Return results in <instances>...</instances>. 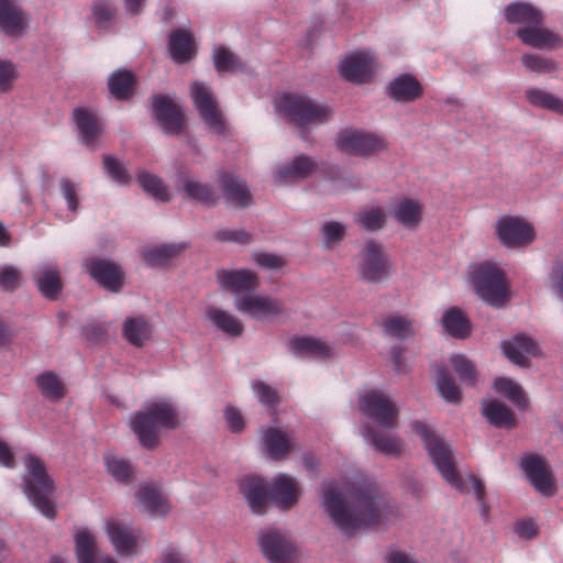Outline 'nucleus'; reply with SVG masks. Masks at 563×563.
I'll list each match as a JSON object with an SVG mask.
<instances>
[{
    "instance_id": "obj_1",
    "label": "nucleus",
    "mask_w": 563,
    "mask_h": 563,
    "mask_svg": "<svg viewBox=\"0 0 563 563\" xmlns=\"http://www.w3.org/2000/svg\"><path fill=\"white\" fill-rule=\"evenodd\" d=\"M322 507L333 525L345 536L391 521L397 510L377 485L357 475L351 482H324Z\"/></svg>"
},
{
    "instance_id": "obj_2",
    "label": "nucleus",
    "mask_w": 563,
    "mask_h": 563,
    "mask_svg": "<svg viewBox=\"0 0 563 563\" xmlns=\"http://www.w3.org/2000/svg\"><path fill=\"white\" fill-rule=\"evenodd\" d=\"M411 428L420 437L424 449L441 476L459 492L473 493L479 504L481 515L486 519L488 507L484 500L485 488L483 483L474 476H468L465 481L459 476L455 471L451 446L429 426L416 420L411 423Z\"/></svg>"
},
{
    "instance_id": "obj_3",
    "label": "nucleus",
    "mask_w": 563,
    "mask_h": 563,
    "mask_svg": "<svg viewBox=\"0 0 563 563\" xmlns=\"http://www.w3.org/2000/svg\"><path fill=\"white\" fill-rule=\"evenodd\" d=\"M508 24L516 25V36L529 47L540 51H555L563 46V36L544 25L543 12L528 1H512L503 9Z\"/></svg>"
},
{
    "instance_id": "obj_4",
    "label": "nucleus",
    "mask_w": 563,
    "mask_h": 563,
    "mask_svg": "<svg viewBox=\"0 0 563 563\" xmlns=\"http://www.w3.org/2000/svg\"><path fill=\"white\" fill-rule=\"evenodd\" d=\"M130 426L140 444L152 449L157 444L159 432L177 428L179 418L170 400L158 398L133 413L130 418Z\"/></svg>"
},
{
    "instance_id": "obj_5",
    "label": "nucleus",
    "mask_w": 563,
    "mask_h": 563,
    "mask_svg": "<svg viewBox=\"0 0 563 563\" xmlns=\"http://www.w3.org/2000/svg\"><path fill=\"white\" fill-rule=\"evenodd\" d=\"M26 474L23 476V492L29 501L46 518L55 517L52 503L54 481L46 470L44 461L32 453L23 459Z\"/></svg>"
},
{
    "instance_id": "obj_6",
    "label": "nucleus",
    "mask_w": 563,
    "mask_h": 563,
    "mask_svg": "<svg viewBox=\"0 0 563 563\" xmlns=\"http://www.w3.org/2000/svg\"><path fill=\"white\" fill-rule=\"evenodd\" d=\"M276 109L300 128L324 123L333 113L327 103L318 102L302 95H283L276 101Z\"/></svg>"
},
{
    "instance_id": "obj_7",
    "label": "nucleus",
    "mask_w": 563,
    "mask_h": 563,
    "mask_svg": "<svg viewBox=\"0 0 563 563\" xmlns=\"http://www.w3.org/2000/svg\"><path fill=\"white\" fill-rule=\"evenodd\" d=\"M474 288L479 298L494 307H501L508 299L504 273L494 264H479L472 273Z\"/></svg>"
},
{
    "instance_id": "obj_8",
    "label": "nucleus",
    "mask_w": 563,
    "mask_h": 563,
    "mask_svg": "<svg viewBox=\"0 0 563 563\" xmlns=\"http://www.w3.org/2000/svg\"><path fill=\"white\" fill-rule=\"evenodd\" d=\"M356 269L362 280L373 284L382 283L393 274L383 245L374 240H367L358 252Z\"/></svg>"
},
{
    "instance_id": "obj_9",
    "label": "nucleus",
    "mask_w": 563,
    "mask_h": 563,
    "mask_svg": "<svg viewBox=\"0 0 563 563\" xmlns=\"http://www.w3.org/2000/svg\"><path fill=\"white\" fill-rule=\"evenodd\" d=\"M360 411L383 428H394L399 408L395 400L382 390L366 389L358 395Z\"/></svg>"
},
{
    "instance_id": "obj_10",
    "label": "nucleus",
    "mask_w": 563,
    "mask_h": 563,
    "mask_svg": "<svg viewBox=\"0 0 563 563\" xmlns=\"http://www.w3.org/2000/svg\"><path fill=\"white\" fill-rule=\"evenodd\" d=\"M236 311L256 321H271L282 316L283 302L263 292H245L233 300Z\"/></svg>"
},
{
    "instance_id": "obj_11",
    "label": "nucleus",
    "mask_w": 563,
    "mask_h": 563,
    "mask_svg": "<svg viewBox=\"0 0 563 563\" xmlns=\"http://www.w3.org/2000/svg\"><path fill=\"white\" fill-rule=\"evenodd\" d=\"M190 95L208 130L214 134H222L225 126L211 88L205 82L195 81L191 85Z\"/></svg>"
},
{
    "instance_id": "obj_12",
    "label": "nucleus",
    "mask_w": 563,
    "mask_h": 563,
    "mask_svg": "<svg viewBox=\"0 0 563 563\" xmlns=\"http://www.w3.org/2000/svg\"><path fill=\"white\" fill-rule=\"evenodd\" d=\"M106 534L120 555H134L141 543V533L126 520L109 518L104 522Z\"/></svg>"
},
{
    "instance_id": "obj_13",
    "label": "nucleus",
    "mask_w": 563,
    "mask_h": 563,
    "mask_svg": "<svg viewBox=\"0 0 563 563\" xmlns=\"http://www.w3.org/2000/svg\"><path fill=\"white\" fill-rule=\"evenodd\" d=\"M496 234L507 247L526 246L536 239L532 224L520 217L500 218L496 223Z\"/></svg>"
},
{
    "instance_id": "obj_14",
    "label": "nucleus",
    "mask_w": 563,
    "mask_h": 563,
    "mask_svg": "<svg viewBox=\"0 0 563 563\" xmlns=\"http://www.w3.org/2000/svg\"><path fill=\"white\" fill-rule=\"evenodd\" d=\"M377 64L375 55L367 49L347 54L340 63V75L354 84L367 82L374 75Z\"/></svg>"
},
{
    "instance_id": "obj_15",
    "label": "nucleus",
    "mask_w": 563,
    "mask_h": 563,
    "mask_svg": "<svg viewBox=\"0 0 563 563\" xmlns=\"http://www.w3.org/2000/svg\"><path fill=\"white\" fill-rule=\"evenodd\" d=\"M336 146L340 151L352 155H368L385 148L382 137L362 131L345 129L336 137Z\"/></svg>"
},
{
    "instance_id": "obj_16",
    "label": "nucleus",
    "mask_w": 563,
    "mask_h": 563,
    "mask_svg": "<svg viewBox=\"0 0 563 563\" xmlns=\"http://www.w3.org/2000/svg\"><path fill=\"white\" fill-rule=\"evenodd\" d=\"M85 269L101 287L119 292L124 286V271L115 262L107 258H87L84 262Z\"/></svg>"
},
{
    "instance_id": "obj_17",
    "label": "nucleus",
    "mask_w": 563,
    "mask_h": 563,
    "mask_svg": "<svg viewBox=\"0 0 563 563\" xmlns=\"http://www.w3.org/2000/svg\"><path fill=\"white\" fill-rule=\"evenodd\" d=\"M258 543L264 556L271 563H291L294 545L288 538L276 529L262 530Z\"/></svg>"
},
{
    "instance_id": "obj_18",
    "label": "nucleus",
    "mask_w": 563,
    "mask_h": 563,
    "mask_svg": "<svg viewBox=\"0 0 563 563\" xmlns=\"http://www.w3.org/2000/svg\"><path fill=\"white\" fill-rule=\"evenodd\" d=\"M29 15L16 0H0V32L12 38L22 37L29 29Z\"/></svg>"
},
{
    "instance_id": "obj_19",
    "label": "nucleus",
    "mask_w": 563,
    "mask_h": 563,
    "mask_svg": "<svg viewBox=\"0 0 563 563\" xmlns=\"http://www.w3.org/2000/svg\"><path fill=\"white\" fill-rule=\"evenodd\" d=\"M520 465L536 490L545 497L554 494L552 471L542 457L532 454L526 455L521 459Z\"/></svg>"
},
{
    "instance_id": "obj_20",
    "label": "nucleus",
    "mask_w": 563,
    "mask_h": 563,
    "mask_svg": "<svg viewBox=\"0 0 563 563\" xmlns=\"http://www.w3.org/2000/svg\"><path fill=\"white\" fill-rule=\"evenodd\" d=\"M217 280L223 290L230 291L233 300L258 286L257 275L250 269H219Z\"/></svg>"
},
{
    "instance_id": "obj_21",
    "label": "nucleus",
    "mask_w": 563,
    "mask_h": 563,
    "mask_svg": "<svg viewBox=\"0 0 563 563\" xmlns=\"http://www.w3.org/2000/svg\"><path fill=\"white\" fill-rule=\"evenodd\" d=\"M504 355L520 367H527L532 357L539 354L538 343L525 333H518L500 343Z\"/></svg>"
},
{
    "instance_id": "obj_22",
    "label": "nucleus",
    "mask_w": 563,
    "mask_h": 563,
    "mask_svg": "<svg viewBox=\"0 0 563 563\" xmlns=\"http://www.w3.org/2000/svg\"><path fill=\"white\" fill-rule=\"evenodd\" d=\"M269 500L280 509L295 506L300 496L297 481L288 474L279 473L268 484Z\"/></svg>"
},
{
    "instance_id": "obj_23",
    "label": "nucleus",
    "mask_w": 563,
    "mask_h": 563,
    "mask_svg": "<svg viewBox=\"0 0 563 563\" xmlns=\"http://www.w3.org/2000/svg\"><path fill=\"white\" fill-rule=\"evenodd\" d=\"M261 444L266 455L274 461L283 459L295 448L292 434L277 427L261 430Z\"/></svg>"
},
{
    "instance_id": "obj_24",
    "label": "nucleus",
    "mask_w": 563,
    "mask_h": 563,
    "mask_svg": "<svg viewBox=\"0 0 563 563\" xmlns=\"http://www.w3.org/2000/svg\"><path fill=\"white\" fill-rule=\"evenodd\" d=\"M75 549L78 563H118L112 556L100 553L95 536L86 528L76 532Z\"/></svg>"
},
{
    "instance_id": "obj_25",
    "label": "nucleus",
    "mask_w": 563,
    "mask_h": 563,
    "mask_svg": "<svg viewBox=\"0 0 563 563\" xmlns=\"http://www.w3.org/2000/svg\"><path fill=\"white\" fill-rule=\"evenodd\" d=\"M423 205L418 199L401 197L391 207L393 218L404 228L416 230L422 222Z\"/></svg>"
},
{
    "instance_id": "obj_26",
    "label": "nucleus",
    "mask_w": 563,
    "mask_h": 563,
    "mask_svg": "<svg viewBox=\"0 0 563 563\" xmlns=\"http://www.w3.org/2000/svg\"><path fill=\"white\" fill-rule=\"evenodd\" d=\"M153 114L167 133H178L181 129V112L179 108L166 96H156L153 99Z\"/></svg>"
},
{
    "instance_id": "obj_27",
    "label": "nucleus",
    "mask_w": 563,
    "mask_h": 563,
    "mask_svg": "<svg viewBox=\"0 0 563 563\" xmlns=\"http://www.w3.org/2000/svg\"><path fill=\"white\" fill-rule=\"evenodd\" d=\"M220 183L228 206L245 208L252 203V195L242 178L231 174H223L220 178Z\"/></svg>"
},
{
    "instance_id": "obj_28",
    "label": "nucleus",
    "mask_w": 563,
    "mask_h": 563,
    "mask_svg": "<svg viewBox=\"0 0 563 563\" xmlns=\"http://www.w3.org/2000/svg\"><path fill=\"white\" fill-rule=\"evenodd\" d=\"M422 86L411 74L395 77L387 86L388 96L398 102H411L422 95Z\"/></svg>"
},
{
    "instance_id": "obj_29",
    "label": "nucleus",
    "mask_w": 563,
    "mask_h": 563,
    "mask_svg": "<svg viewBox=\"0 0 563 563\" xmlns=\"http://www.w3.org/2000/svg\"><path fill=\"white\" fill-rule=\"evenodd\" d=\"M240 488L254 514H263L269 499L268 486L257 476L242 479Z\"/></svg>"
},
{
    "instance_id": "obj_30",
    "label": "nucleus",
    "mask_w": 563,
    "mask_h": 563,
    "mask_svg": "<svg viewBox=\"0 0 563 563\" xmlns=\"http://www.w3.org/2000/svg\"><path fill=\"white\" fill-rule=\"evenodd\" d=\"M73 118L81 142L87 146H93L96 139L101 133L97 113L87 108H76Z\"/></svg>"
},
{
    "instance_id": "obj_31",
    "label": "nucleus",
    "mask_w": 563,
    "mask_h": 563,
    "mask_svg": "<svg viewBox=\"0 0 563 563\" xmlns=\"http://www.w3.org/2000/svg\"><path fill=\"white\" fill-rule=\"evenodd\" d=\"M316 166L317 164L311 157L298 155L290 163L283 164L276 168L275 179L280 184L302 179L310 176Z\"/></svg>"
},
{
    "instance_id": "obj_32",
    "label": "nucleus",
    "mask_w": 563,
    "mask_h": 563,
    "mask_svg": "<svg viewBox=\"0 0 563 563\" xmlns=\"http://www.w3.org/2000/svg\"><path fill=\"white\" fill-rule=\"evenodd\" d=\"M186 243H162L145 246L142 251L144 262L153 267L167 265L187 249Z\"/></svg>"
},
{
    "instance_id": "obj_33",
    "label": "nucleus",
    "mask_w": 563,
    "mask_h": 563,
    "mask_svg": "<svg viewBox=\"0 0 563 563\" xmlns=\"http://www.w3.org/2000/svg\"><path fill=\"white\" fill-rule=\"evenodd\" d=\"M168 52L177 64L189 62L196 54L192 34L183 29L173 31L168 38Z\"/></svg>"
},
{
    "instance_id": "obj_34",
    "label": "nucleus",
    "mask_w": 563,
    "mask_h": 563,
    "mask_svg": "<svg viewBox=\"0 0 563 563\" xmlns=\"http://www.w3.org/2000/svg\"><path fill=\"white\" fill-rule=\"evenodd\" d=\"M34 280L40 292L47 299L55 298L62 289L59 272L53 263L40 264L34 274Z\"/></svg>"
},
{
    "instance_id": "obj_35",
    "label": "nucleus",
    "mask_w": 563,
    "mask_h": 563,
    "mask_svg": "<svg viewBox=\"0 0 563 563\" xmlns=\"http://www.w3.org/2000/svg\"><path fill=\"white\" fill-rule=\"evenodd\" d=\"M206 317L217 330L228 336L238 338L244 332L243 322L228 310L209 307L206 310Z\"/></svg>"
},
{
    "instance_id": "obj_36",
    "label": "nucleus",
    "mask_w": 563,
    "mask_h": 563,
    "mask_svg": "<svg viewBox=\"0 0 563 563\" xmlns=\"http://www.w3.org/2000/svg\"><path fill=\"white\" fill-rule=\"evenodd\" d=\"M137 501L141 511L151 516L164 517L169 510L167 498L152 486H143L139 489Z\"/></svg>"
},
{
    "instance_id": "obj_37",
    "label": "nucleus",
    "mask_w": 563,
    "mask_h": 563,
    "mask_svg": "<svg viewBox=\"0 0 563 563\" xmlns=\"http://www.w3.org/2000/svg\"><path fill=\"white\" fill-rule=\"evenodd\" d=\"M362 435L368 444L384 455L396 456L404 446L402 441L398 437L384 434L374 430L372 427H365L362 430Z\"/></svg>"
},
{
    "instance_id": "obj_38",
    "label": "nucleus",
    "mask_w": 563,
    "mask_h": 563,
    "mask_svg": "<svg viewBox=\"0 0 563 563\" xmlns=\"http://www.w3.org/2000/svg\"><path fill=\"white\" fill-rule=\"evenodd\" d=\"M291 351L299 356L324 360L332 355V349L320 339L312 336H296L290 340Z\"/></svg>"
},
{
    "instance_id": "obj_39",
    "label": "nucleus",
    "mask_w": 563,
    "mask_h": 563,
    "mask_svg": "<svg viewBox=\"0 0 563 563\" xmlns=\"http://www.w3.org/2000/svg\"><path fill=\"white\" fill-rule=\"evenodd\" d=\"M482 413L494 427L514 428L516 419L509 407L499 400H485L482 404Z\"/></svg>"
},
{
    "instance_id": "obj_40",
    "label": "nucleus",
    "mask_w": 563,
    "mask_h": 563,
    "mask_svg": "<svg viewBox=\"0 0 563 563\" xmlns=\"http://www.w3.org/2000/svg\"><path fill=\"white\" fill-rule=\"evenodd\" d=\"M444 331L457 339H464L470 335L471 324L466 316L456 307L446 309L441 318Z\"/></svg>"
},
{
    "instance_id": "obj_41",
    "label": "nucleus",
    "mask_w": 563,
    "mask_h": 563,
    "mask_svg": "<svg viewBox=\"0 0 563 563\" xmlns=\"http://www.w3.org/2000/svg\"><path fill=\"white\" fill-rule=\"evenodd\" d=\"M527 101L536 108L544 109L563 115V98L538 87H530L525 91Z\"/></svg>"
},
{
    "instance_id": "obj_42",
    "label": "nucleus",
    "mask_w": 563,
    "mask_h": 563,
    "mask_svg": "<svg viewBox=\"0 0 563 563\" xmlns=\"http://www.w3.org/2000/svg\"><path fill=\"white\" fill-rule=\"evenodd\" d=\"M179 185L185 195L202 205H213L216 196L208 184L201 183L198 178L191 176H184L179 178Z\"/></svg>"
},
{
    "instance_id": "obj_43",
    "label": "nucleus",
    "mask_w": 563,
    "mask_h": 563,
    "mask_svg": "<svg viewBox=\"0 0 563 563\" xmlns=\"http://www.w3.org/2000/svg\"><path fill=\"white\" fill-rule=\"evenodd\" d=\"M122 332L130 344L142 346L151 335V328L143 317H130L123 322Z\"/></svg>"
},
{
    "instance_id": "obj_44",
    "label": "nucleus",
    "mask_w": 563,
    "mask_h": 563,
    "mask_svg": "<svg viewBox=\"0 0 563 563\" xmlns=\"http://www.w3.org/2000/svg\"><path fill=\"white\" fill-rule=\"evenodd\" d=\"M134 76L131 71L118 69L113 71L108 79L110 93L119 100L129 98L132 95Z\"/></svg>"
},
{
    "instance_id": "obj_45",
    "label": "nucleus",
    "mask_w": 563,
    "mask_h": 563,
    "mask_svg": "<svg viewBox=\"0 0 563 563\" xmlns=\"http://www.w3.org/2000/svg\"><path fill=\"white\" fill-rule=\"evenodd\" d=\"M137 183L145 192L150 194L155 199L164 202L170 200L168 189L158 176L146 170H141L137 174Z\"/></svg>"
},
{
    "instance_id": "obj_46",
    "label": "nucleus",
    "mask_w": 563,
    "mask_h": 563,
    "mask_svg": "<svg viewBox=\"0 0 563 563\" xmlns=\"http://www.w3.org/2000/svg\"><path fill=\"white\" fill-rule=\"evenodd\" d=\"M382 328L388 336L400 341L406 340L413 333L411 321L398 314L386 317L382 322Z\"/></svg>"
},
{
    "instance_id": "obj_47",
    "label": "nucleus",
    "mask_w": 563,
    "mask_h": 563,
    "mask_svg": "<svg viewBox=\"0 0 563 563\" xmlns=\"http://www.w3.org/2000/svg\"><path fill=\"white\" fill-rule=\"evenodd\" d=\"M356 222L366 231L374 232L385 225L386 216L382 207L369 206L357 213Z\"/></svg>"
},
{
    "instance_id": "obj_48",
    "label": "nucleus",
    "mask_w": 563,
    "mask_h": 563,
    "mask_svg": "<svg viewBox=\"0 0 563 563\" xmlns=\"http://www.w3.org/2000/svg\"><path fill=\"white\" fill-rule=\"evenodd\" d=\"M493 387L497 393L505 395L518 408L526 406V398L521 386L511 378L498 377L494 380Z\"/></svg>"
},
{
    "instance_id": "obj_49",
    "label": "nucleus",
    "mask_w": 563,
    "mask_h": 563,
    "mask_svg": "<svg viewBox=\"0 0 563 563\" xmlns=\"http://www.w3.org/2000/svg\"><path fill=\"white\" fill-rule=\"evenodd\" d=\"M522 66L537 75L550 74L558 69V64L550 57L538 53H525L521 56Z\"/></svg>"
},
{
    "instance_id": "obj_50",
    "label": "nucleus",
    "mask_w": 563,
    "mask_h": 563,
    "mask_svg": "<svg viewBox=\"0 0 563 563\" xmlns=\"http://www.w3.org/2000/svg\"><path fill=\"white\" fill-rule=\"evenodd\" d=\"M59 192L66 202L67 210L77 213L80 208L81 185L67 177H63L58 183Z\"/></svg>"
},
{
    "instance_id": "obj_51",
    "label": "nucleus",
    "mask_w": 563,
    "mask_h": 563,
    "mask_svg": "<svg viewBox=\"0 0 563 563\" xmlns=\"http://www.w3.org/2000/svg\"><path fill=\"white\" fill-rule=\"evenodd\" d=\"M36 385L42 395L51 399H59L65 394V388L57 375L53 372H44L37 375Z\"/></svg>"
},
{
    "instance_id": "obj_52",
    "label": "nucleus",
    "mask_w": 563,
    "mask_h": 563,
    "mask_svg": "<svg viewBox=\"0 0 563 563\" xmlns=\"http://www.w3.org/2000/svg\"><path fill=\"white\" fill-rule=\"evenodd\" d=\"M213 63L218 73H236L243 69L239 58L224 46H218L213 49Z\"/></svg>"
},
{
    "instance_id": "obj_53",
    "label": "nucleus",
    "mask_w": 563,
    "mask_h": 563,
    "mask_svg": "<svg viewBox=\"0 0 563 563\" xmlns=\"http://www.w3.org/2000/svg\"><path fill=\"white\" fill-rule=\"evenodd\" d=\"M251 389L257 401L267 409H274L278 402V393L275 387L261 380L253 379L251 382Z\"/></svg>"
},
{
    "instance_id": "obj_54",
    "label": "nucleus",
    "mask_w": 563,
    "mask_h": 563,
    "mask_svg": "<svg viewBox=\"0 0 563 563\" xmlns=\"http://www.w3.org/2000/svg\"><path fill=\"white\" fill-rule=\"evenodd\" d=\"M435 385L440 396L448 402H459L461 400L460 388L455 385L445 368L438 369Z\"/></svg>"
},
{
    "instance_id": "obj_55",
    "label": "nucleus",
    "mask_w": 563,
    "mask_h": 563,
    "mask_svg": "<svg viewBox=\"0 0 563 563\" xmlns=\"http://www.w3.org/2000/svg\"><path fill=\"white\" fill-rule=\"evenodd\" d=\"M91 14L95 24L100 30H107L115 14V7L109 0H98L91 8Z\"/></svg>"
},
{
    "instance_id": "obj_56",
    "label": "nucleus",
    "mask_w": 563,
    "mask_h": 563,
    "mask_svg": "<svg viewBox=\"0 0 563 563\" xmlns=\"http://www.w3.org/2000/svg\"><path fill=\"white\" fill-rule=\"evenodd\" d=\"M104 464L108 473L118 482L128 483L132 476V468L128 461L124 459L107 454L104 456Z\"/></svg>"
},
{
    "instance_id": "obj_57",
    "label": "nucleus",
    "mask_w": 563,
    "mask_h": 563,
    "mask_svg": "<svg viewBox=\"0 0 563 563\" xmlns=\"http://www.w3.org/2000/svg\"><path fill=\"white\" fill-rule=\"evenodd\" d=\"M19 77V66L11 59L0 58V93L10 92Z\"/></svg>"
},
{
    "instance_id": "obj_58",
    "label": "nucleus",
    "mask_w": 563,
    "mask_h": 563,
    "mask_svg": "<svg viewBox=\"0 0 563 563\" xmlns=\"http://www.w3.org/2000/svg\"><path fill=\"white\" fill-rule=\"evenodd\" d=\"M106 174L119 185H128L130 175L125 166L114 156L104 155L102 159Z\"/></svg>"
},
{
    "instance_id": "obj_59",
    "label": "nucleus",
    "mask_w": 563,
    "mask_h": 563,
    "mask_svg": "<svg viewBox=\"0 0 563 563\" xmlns=\"http://www.w3.org/2000/svg\"><path fill=\"white\" fill-rule=\"evenodd\" d=\"M346 232V225L336 221H327L322 224V242L327 249L333 247L342 241Z\"/></svg>"
},
{
    "instance_id": "obj_60",
    "label": "nucleus",
    "mask_w": 563,
    "mask_h": 563,
    "mask_svg": "<svg viewBox=\"0 0 563 563\" xmlns=\"http://www.w3.org/2000/svg\"><path fill=\"white\" fill-rule=\"evenodd\" d=\"M548 289L563 303V260L558 258L553 262L548 276Z\"/></svg>"
},
{
    "instance_id": "obj_61",
    "label": "nucleus",
    "mask_w": 563,
    "mask_h": 563,
    "mask_svg": "<svg viewBox=\"0 0 563 563\" xmlns=\"http://www.w3.org/2000/svg\"><path fill=\"white\" fill-rule=\"evenodd\" d=\"M451 365L454 372L457 374L462 382L470 385L475 384L476 372L473 364L464 356L460 354L452 355L450 358Z\"/></svg>"
},
{
    "instance_id": "obj_62",
    "label": "nucleus",
    "mask_w": 563,
    "mask_h": 563,
    "mask_svg": "<svg viewBox=\"0 0 563 563\" xmlns=\"http://www.w3.org/2000/svg\"><path fill=\"white\" fill-rule=\"evenodd\" d=\"M224 418L229 429L234 433H241L245 428V420L241 411L233 407L227 406L224 409Z\"/></svg>"
},
{
    "instance_id": "obj_63",
    "label": "nucleus",
    "mask_w": 563,
    "mask_h": 563,
    "mask_svg": "<svg viewBox=\"0 0 563 563\" xmlns=\"http://www.w3.org/2000/svg\"><path fill=\"white\" fill-rule=\"evenodd\" d=\"M20 273L14 266H4L0 269V286L12 290L18 286Z\"/></svg>"
},
{
    "instance_id": "obj_64",
    "label": "nucleus",
    "mask_w": 563,
    "mask_h": 563,
    "mask_svg": "<svg viewBox=\"0 0 563 563\" xmlns=\"http://www.w3.org/2000/svg\"><path fill=\"white\" fill-rule=\"evenodd\" d=\"M254 261L257 265L266 269L280 268L285 264L282 256L273 253H256L254 254Z\"/></svg>"
}]
</instances>
